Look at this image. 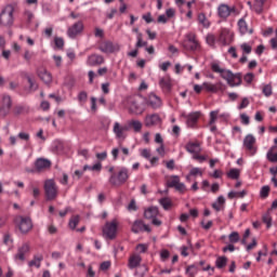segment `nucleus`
I'll use <instances>...</instances> for the list:
<instances>
[{"mask_svg": "<svg viewBox=\"0 0 277 277\" xmlns=\"http://www.w3.org/2000/svg\"><path fill=\"white\" fill-rule=\"evenodd\" d=\"M105 64V58L98 54H91L87 58V66H101Z\"/></svg>", "mask_w": 277, "mask_h": 277, "instance_id": "f3484780", "label": "nucleus"}, {"mask_svg": "<svg viewBox=\"0 0 277 277\" xmlns=\"http://www.w3.org/2000/svg\"><path fill=\"white\" fill-rule=\"evenodd\" d=\"M157 215H159V208H157V207H149L144 212V217L146 220H155V217H157Z\"/></svg>", "mask_w": 277, "mask_h": 277, "instance_id": "bb28decb", "label": "nucleus"}, {"mask_svg": "<svg viewBox=\"0 0 277 277\" xmlns=\"http://www.w3.org/2000/svg\"><path fill=\"white\" fill-rule=\"evenodd\" d=\"M98 49L102 53H117V51H120V45L111 41H105Z\"/></svg>", "mask_w": 277, "mask_h": 277, "instance_id": "4468645a", "label": "nucleus"}, {"mask_svg": "<svg viewBox=\"0 0 277 277\" xmlns=\"http://www.w3.org/2000/svg\"><path fill=\"white\" fill-rule=\"evenodd\" d=\"M38 77L41 79V81H43V83H45L47 85H49L50 83L53 82V76L51 75V72H49V70H47L44 67H41L38 69Z\"/></svg>", "mask_w": 277, "mask_h": 277, "instance_id": "6ab92c4d", "label": "nucleus"}, {"mask_svg": "<svg viewBox=\"0 0 277 277\" xmlns=\"http://www.w3.org/2000/svg\"><path fill=\"white\" fill-rule=\"evenodd\" d=\"M136 250L141 253L144 254V252H146L148 250V246L144 245V243H140L136 246Z\"/></svg>", "mask_w": 277, "mask_h": 277, "instance_id": "69168bd1", "label": "nucleus"}, {"mask_svg": "<svg viewBox=\"0 0 277 277\" xmlns=\"http://www.w3.org/2000/svg\"><path fill=\"white\" fill-rule=\"evenodd\" d=\"M182 47L186 51H198L200 49V43L196 39V34L188 32L185 35V39L182 42Z\"/></svg>", "mask_w": 277, "mask_h": 277, "instance_id": "423d86ee", "label": "nucleus"}, {"mask_svg": "<svg viewBox=\"0 0 277 277\" xmlns=\"http://www.w3.org/2000/svg\"><path fill=\"white\" fill-rule=\"evenodd\" d=\"M127 131H129V126H122L120 122H115L113 132L115 133L117 140H126Z\"/></svg>", "mask_w": 277, "mask_h": 277, "instance_id": "9b49d317", "label": "nucleus"}, {"mask_svg": "<svg viewBox=\"0 0 277 277\" xmlns=\"http://www.w3.org/2000/svg\"><path fill=\"white\" fill-rule=\"evenodd\" d=\"M15 222L21 230V233H29L31 228H34V224L31 223V219L25 216H17Z\"/></svg>", "mask_w": 277, "mask_h": 277, "instance_id": "1a4fd4ad", "label": "nucleus"}, {"mask_svg": "<svg viewBox=\"0 0 277 277\" xmlns=\"http://www.w3.org/2000/svg\"><path fill=\"white\" fill-rule=\"evenodd\" d=\"M141 153V157H143L144 159H150V149H140Z\"/></svg>", "mask_w": 277, "mask_h": 277, "instance_id": "052dcab7", "label": "nucleus"}, {"mask_svg": "<svg viewBox=\"0 0 277 277\" xmlns=\"http://www.w3.org/2000/svg\"><path fill=\"white\" fill-rule=\"evenodd\" d=\"M159 205L162 206L164 211H169V209H172V200L168 197L159 199Z\"/></svg>", "mask_w": 277, "mask_h": 277, "instance_id": "f704fd0d", "label": "nucleus"}, {"mask_svg": "<svg viewBox=\"0 0 277 277\" xmlns=\"http://www.w3.org/2000/svg\"><path fill=\"white\" fill-rule=\"evenodd\" d=\"M269 186L268 185H265V186H262L261 190H260V197L261 198H267L269 196Z\"/></svg>", "mask_w": 277, "mask_h": 277, "instance_id": "de8ad7c7", "label": "nucleus"}, {"mask_svg": "<svg viewBox=\"0 0 277 277\" xmlns=\"http://www.w3.org/2000/svg\"><path fill=\"white\" fill-rule=\"evenodd\" d=\"M188 250H194V246L192 245V241L188 240V247H181L180 248V252L182 256H188L189 255V251Z\"/></svg>", "mask_w": 277, "mask_h": 277, "instance_id": "58836bf2", "label": "nucleus"}, {"mask_svg": "<svg viewBox=\"0 0 277 277\" xmlns=\"http://www.w3.org/2000/svg\"><path fill=\"white\" fill-rule=\"evenodd\" d=\"M49 168H51V160L38 158L35 161V169H26V172L29 174H36V172H44V170H49Z\"/></svg>", "mask_w": 277, "mask_h": 277, "instance_id": "0eeeda50", "label": "nucleus"}, {"mask_svg": "<svg viewBox=\"0 0 277 277\" xmlns=\"http://www.w3.org/2000/svg\"><path fill=\"white\" fill-rule=\"evenodd\" d=\"M141 264H142V255H140L137 253L130 255V258L128 260L129 269H135V268L140 267Z\"/></svg>", "mask_w": 277, "mask_h": 277, "instance_id": "aec40b11", "label": "nucleus"}, {"mask_svg": "<svg viewBox=\"0 0 277 277\" xmlns=\"http://www.w3.org/2000/svg\"><path fill=\"white\" fill-rule=\"evenodd\" d=\"M0 25L3 27H12L14 25V6L5 5L0 13Z\"/></svg>", "mask_w": 277, "mask_h": 277, "instance_id": "20e7f679", "label": "nucleus"}, {"mask_svg": "<svg viewBox=\"0 0 277 277\" xmlns=\"http://www.w3.org/2000/svg\"><path fill=\"white\" fill-rule=\"evenodd\" d=\"M254 144H256V137L252 134H248L243 138V146L246 150H249L251 155H256V148L254 147Z\"/></svg>", "mask_w": 277, "mask_h": 277, "instance_id": "ddd939ff", "label": "nucleus"}, {"mask_svg": "<svg viewBox=\"0 0 277 277\" xmlns=\"http://www.w3.org/2000/svg\"><path fill=\"white\" fill-rule=\"evenodd\" d=\"M31 250V247L29 246L28 242L23 243L18 249L17 253L14 255L15 261H21V263H24L26 260L25 255L29 254Z\"/></svg>", "mask_w": 277, "mask_h": 277, "instance_id": "f8f14e48", "label": "nucleus"}, {"mask_svg": "<svg viewBox=\"0 0 277 277\" xmlns=\"http://www.w3.org/2000/svg\"><path fill=\"white\" fill-rule=\"evenodd\" d=\"M240 49L242 50L243 53H246L247 55H250V53H252V45L248 44V43H242L240 44Z\"/></svg>", "mask_w": 277, "mask_h": 277, "instance_id": "864d4df0", "label": "nucleus"}, {"mask_svg": "<svg viewBox=\"0 0 277 277\" xmlns=\"http://www.w3.org/2000/svg\"><path fill=\"white\" fill-rule=\"evenodd\" d=\"M243 80L246 81V83H251L252 81H254V74L252 72L246 74L243 77Z\"/></svg>", "mask_w": 277, "mask_h": 277, "instance_id": "0e129e2a", "label": "nucleus"}, {"mask_svg": "<svg viewBox=\"0 0 277 277\" xmlns=\"http://www.w3.org/2000/svg\"><path fill=\"white\" fill-rule=\"evenodd\" d=\"M211 70H212V72H216L217 75H220V77L222 79L227 81V84L230 88L241 85V76H239L237 74H233V71L230 69H226V68L222 67L220 65V63L213 62L211 64Z\"/></svg>", "mask_w": 277, "mask_h": 277, "instance_id": "f257e3e1", "label": "nucleus"}, {"mask_svg": "<svg viewBox=\"0 0 277 277\" xmlns=\"http://www.w3.org/2000/svg\"><path fill=\"white\" fill-rule=\"evenodd\" d=\"M159 85L163 92H170V90H172V81L170 80V77L166 76L160 78Z\"/></svg>", "mask_w": 277, "mask_h": 277, "instance_id": "393cba45", "label": "nucleus"}, {"mask_svg": "<svg viewBox=\"0 0 277 277\" xmlns=\"http://www.w3.org/2000/svg\"><path fill=\"white\" fill-rule=\"evenodd\" d=\"M42 261H44L42 253L35 254L34 259L28 262V267H37V269H40Z\"/></svg>", "mask_w": 277, "mask_h": 277, "instance_id": "a878e982", "label": "nucleus"}, {"mask_svg": "<svg viewBox=\"0 0 277 277\" xmlns=\"http://www.w3.org/2000/svg\"><path fill=\"white\" fill-rule=\"evenodd\" d=\"M79 222H80L79 215L71 217L69 220V228H71V230H75V228H77V226H79Z\"/></svg>", "mask_w": 277, "mask_h": 277, "instance_id": "a18cd8bd", "label": "nucleus"}, {"mask_svg": "<svg viewBox=\"0 0 277 277\" xmlns=\"http://www.w3.org/2000/svg\"><path fill=\"white\" fill-rule=\"evenodd\" d=\"M226 263H228L227 256H219L215 261V267H217V269H224V267H226Z\"/></svg>", "mask_w": 277, "mask_h": 277, "instance_id": "2f4dec72", "label": "nucleus"}, {"mask_svg": "<svg viewBox=\"0 0 277 277\" xmlns=\"http://www.w3.org/2000/svg\"><path fill=\"white\" fill-rule=\"evenodd\" d=\"M219 40L224 47H228V44L233 43L234 37L233 34H230L228 30H223Z\"/></svg>", "mask_w": 277, "mask_h": 277, "instance_id": "412c9836", "label": "nucleus"}, {"mask_svg": "<svg viewBox=\"0 0 277 277\" xmlns=\"http://www.w3.org/2000/svg\"><path fill=\"white\" fill-rule=\"evenodd\" d=\"M118 226H120V222H118L117 219L106 222L103 227L104 237H106V239H114L116 235H118Z\"/></svg>", "mask_w": 277, "mask_h": 277, "instance_id": "39448f33", "label": "nucleus"}, {"mask_svg": "<svg viewBox=\"0 0 277 277\" xmlns=\"http://www.w3.org/2000/svg\"><path fill=\"white\" fill-rule=\"evenodd\" d=\"M240 120L242 124H246V126L250 124V117L246 114L240 115Z\"/></svg>", "mask_w": 277, "mask_h": 277, "instance_id": "774afa93", "label": "nucleus"}, {"mask_svg": "<svg viewBox=\"0 0 277 277\" xmlns=\"http://www.w3.org/2000/svg\"><path fill=\"white\" fill-rule=\"evenodd\" d=\"M136 40H137L135 44L136 49H142V47H148V42L144 41V36L142 35V32H138L136 35Z\"/></svg>", "mask_w": 277, "mask_h": 277, "instance_id": "c9c22d12", "label": "nucleus"}, {"mask_svg": "<svg viewBox=\"0 0 277 277\" xmlns=\"http://www.w3.org/2000/svg\"><path fill=\"white\" fill-rule=\"evenodd\" d=\"M174 189L176 190V192H180V194H185V192H187V186H185V184L184 183H179V184H176L175 186H174Z\"/></svg>", "mask_w": 277, "mask_h": 277, "instance_id": "603ef678", "label": "nucleus"}, {"mask_svg": "<svg viewBox=\"0 0 277 277\" xmlns=\"http://www.w3.org/2000/svg\"><path fill=\"white\" fill-rule=\"evenodd\" d=\"M262 220L266 224V228H272V215L269 213L264 214Z\"/></svg>", "mask_w": 277, "mask_h": 277, "instance_id": "09e8293b", "label": "nucleus"}, {"mask_svg": "<svg viewBox=\"0 0 277 277\" xmlns=\"http://www.w3.org/2000/svg\"><path fill=\"white\" fill-rule=\"evenodd\" d=\"M264 96H272L273 91L271 84H265L262 89Z\"/></svg>", "mask_w": 277, "mask_h": 277, "instance_id": "5fc2aeb1", "label": "nucleus"}, {"mask_svg": "<svg viewBox=\"0 0 277 277\" xmlns=\"http://www.w3.org/2000/svg\"><path fill=\"white\" fill-rule=\"evenodd\" d=\"M217 116H220V110L210 111L209 126L211 127L210 131L212 133H215V131H217V127L215 126V122H217Z\"/></svg>", "mask_w": 277, "mask_h": 277, "instance_id": "b1692460", "label": "nucleus"}, {"mask_svg": "<svg viewBox=\"0 0 277 277\" xmlns=\"http://www.w3.org/2000/svg\"><path fill=\"white\" fill-rule=\"evenodd\" d=\"M238 29L241 36H246V34H252V29L248 28V23H246V19L243 18L238 21Z\"/></svg>", "mask_w": 277, "mask_h": 277, "instance_id": "cd10ccee", "label": "nucleus"}, {"mask_svg": "<svg viewBox=\"0 0 277 277\" xmlns=\"http://www.w3.org/2000/svg\"><path fill=\"white\" fill-rule=\"evenodd\" d=\"M250 105V100L248 97L242 98L241 103L238 106V109H246Z\"/></svg>", "mask_w": 277, "mask_h": 277, "instance_id": "680f3d73", "label": "nucleus"}, {"mask_svg": "<svg viewBox=\"0 0 277 277\" xmlns=\"http://www.w3.org/2000/svg\"><path fill=\"white\" fill-rule=\"evenodd\" d=\"M200 118V113H190L186 116V124L189 129H194L196 124H198V120Z\"/></svg>", "mask_w": 277, "mask_h": 277, "instance_id": "4be33fe9", "label": "nucleus"}, {"mask_svg": "<svg viewBox=\"0 0 277 277\" xmlns=\"http://www.w3.org/2000/svg\"><path fill=\"white\" fill-rule=\"evenodd\" d=\"M233 12H235V8H230L228 4H221L217 8V14L220 18H228Z\"/></svg>", "mask_w": 277, "mask_h": 277, "instance_id": "a211bd4d", "label": "nucleus"}, {"mask_svg": "<svg viewBox=\"0 0 277 277\" xmlns=\"http://www.w3.org/2000/svg\"><path fill=\"white\" fill-rule=\"evenodd\" d=\"M3 241H4L5 246H12L14 240L12 239V235L4 234Z\"/></svg>", "mask_w": 277, "mask_h": 277, "instance_id": "bf43d9fd", "label": "nucleus"}, {"mask_svg": "<svg viewBox=\"0 0 277 277\" xmlns=\"http://www.w3.org/2000/svg\"><path fill=\"white\" fill-rule=\"evenodd\" d=\"M114 170V167L108 168V172L110 174L108 183H110V185L114 187H120V185H124V183L129 181V169H127V167H122L117 173Z\"/></svg>", "mask_w": 277, "mask_h": 277, "instance_id": "f03ea898", "label": "nucleus"}, {"mask_svg": "<svg viewBox=\"0 0 277 277\" xmlns=\"http://www.w3.org/2000/svg\"><path fill=\"white\" fill-rule=\"evenodd\" d=\"M78 101L80 103H85V101H88V92L82 91L78 94Z\"/></svg>", "mask_w": 277, "mask_h": 277, "instance_id": "4d7b16f0", "label": "nucleus"}, {"mask_svg": "<svg viewBox=\"0 0 277 277\" xmlns=\"http://www.w3.org/2000/svg\"><path fill=\"white\" fill-rule=\"evenodd\" d=\"M227 179H232V181H238V179L241 176V170L239 169H230L226 173Z\"/></svg>", "mask_w": 277, "mask_h": 277, "instance_id": "c756f323", "label": "nucleus"}, {"mask_svg": "<svg viewBox=\"0 0 277 277\" xmlns=\"http://www.w3.org/2000/svg\"><path fill=\"white\" fill-rule=\"evenodd\" d=\"M129 127H132L135 133H140L142 131V121L140 120H132L129 122Z\"/></svg>", "mask_w": 277, "mask_h": 277, "instance_id": "ea45409f", "label": "nucleus"}, {"mask_svg": "<svg viewBox=\"0 0 277 277\" xmlns=\"http://www.w3.org/2000/svg\"><path fill=\"white\" fill-rule=\"evenodd\" d=\"M198 22L200 25H202V27H206V29H208V27H211V22H209V19L207 18V15H205V13H199Z\"/></svg>", "mask_w": 277, "mask_h": 277, "instance_id": "473e14b6", "label": "nucleus"}, {"mask_svg": "<svg viewBox=\"0 0 277 277\" xmlns=\"http://www.w3.org/2000/svg\"><path fill=\"white\" fill-rule=\"evenodd\" d=\"M128 211H137V205L135 203V199H132L128 205Z\"/></svg>", "mask_w": 277, "mask_h": 277, "instance_id": "338daca9", "label": "nucleus"}, {"mask_svg": "<svg viewBox=\"0 0 277 277\" xmlns=\"http://www.w3.org/2000/svg\"><path fill=\"white\" fill-rule=\"evenodd\" d=\"M83 22L79 21L76 22L74 25H71L68 29H67V36L68 38H71V40H75V38H77V36H81V34H83Z\"/></svg>", "mask_w": 277, "mask_h": 277, "instance_id": "9d476101", "label": "nucleus"}, {"mask_svg": "<svg viewBox=\"0 0 277 277\" xmlns=\"http://www.w3.org/2000/svg\"><path fill=\"white\" fill-rule=\"evenodd\" d=\"M109 267H111V262L109 261H105L100 265V269H102V272H107Z\"/></svg>", "mask_w": 277, "mask_h": 277, "instance_id": "e2e57ef3", "label": "nucleus"}, {"mask_svg": "<svg viewBox=\"0 0 277 277\" xmlns=\"http://www.w3.org/2000/svg\"><path fill=\"white\" fill-rule=\"evenodd\" d=\"M161 122V117L158 114L147 115L145 117V127H155Z\"/></svg>", "mask_w": 277, "mask_h": 277, "instance_id": "5701e85b", "label": "nucleus"}, {"mask_svg": "<svg viewBox=\"0 0 277 277\" xmlns=\"http://www.w3.org/2000/svg\"><path fill=\"white\" fill-rule=\"evenodd\" d=\"M54 43H55V47H57V49H64V39L63 38L56 37L54 39Z\"/></svg>", "mask_w": 277, "mask_h": 277, "instance_id": "13d9d810", "label": "nucleus"}, {"mask_svg": "<svg viewBox=\"0 0 277 277\" xmlns=\"http://www.w3.org/2000/svg\"><path fill=\"white\" fill-rule=\"evenodd\" d=\"M265 1L267 0H255L253 10L256 12V14H261V12H263V5H265Z\"/></svg>", "mask_w": 277, "mask_h": 277, "instance_id": "e433bc0d", "label": "nucleus"}, {"mask_svg": "<svg viewBox=\"0 0 277 277\" xmlns=\"http://www.w3.org/2000/svg\"><path fill=\"white\" fill-rule=\"evenodd\" d=\"M193 159H195V161H198L199 163H205V161H207L208 157L200 155V153H197V154L193 155Z\"/></svg>", "mask_w": 277, "mask_h": 277, "instance_id": "3c124183", "label": "nucleus"}, {"mask_svg": "<svg viewBox=\"0 0 277 277\" xmlns=\"http://www.w3.org/2000/svg\"><path fill=\"white\" fill-rule=\"evenodd\" d=\"M189 176H202V169L198 167L190 169Z\"/></svg>", "mask_w": 277, "mask_h": 277, "instance_id": "8fccbe9b", "label": "nucleus"}, {"mask_svg": "<svg viewBox=\"0 0 277 277\" xmlns=\"http://www.w3.org/2000/svg\"><path fill=\"white\" fill-rule=\"evenodd\" d=\"M132 233H134L135 235H137L138 233H150V227L148 225H146L144 223V221L142 220H136L134 221V223L132 224V228H131Z\"/></svg>", "mask_w": 277, "mask_h": 277, "instance_id": "2eb2a0df", "label": "nucleus"}, {"mask_svg": "<svg viewBox=\"0 0 277 277\" xmlns=\"http://www.w3.org/2000/svg\"><path fill=\"white\" fill-rule=\"evenodd\" d=\"M147 105L151 107V109H159L162 105L161 97L157 96L155 93H150L147 98Z\"/></svg>", "mask_w": 277, "mask_h": 277, "instance_id": "dca6fc26", "label": "nucleus"}, {"mask_svg": "<svg viewBox=\"0 0 277 277\" xmlns=\"http://www.w3.org/2000/svg\"><path fill=\"white\" fill-rule=\"evenodd\" d=\"M24 21L27 25H31V23H34V14L31 13V11L24 12Z\"/></svg>", "mask_w": 277, "mask_h": 277, "instance_id": "49530a36", "label": "nucleus"}, {"mask_svg": "<svg viewBox=\"0 0 277 277\" xmlns=\"http://www.w3.org/2000/svg\"><path fill=\"white\" fill-rule=\"evenodd\" d=\"M240 236L237 232H232L228 235L229 243H239Z\"/></svg>", "mask_w": 277, "mask_h": 277, "instance_id": "c03bdc74", "label": "nucleus"}, {"mask_svg": "<svg viewBox=\"0 0 277 277\" xmlns=\"http://www.w3.org/2000/svg\"><path fill=\"white\" fill-rule=\"evenodd\" d=\"M202 88L207 92H214V93L217 92V90H219L217 84H213L211 82H203Z\"/></svg>", "mask_w": 277, "mask_h": 277, "instance_id": "4c0bfd02", "label": "nucleus"}, {"mask_svg": "<svg viewBox=\"0 0 277 277\" xmlns=\"http://www.w3.org/2000/svg\"><path fill=\"white\" fill-rule=\"evenodd\" d=\"M25 77L29 83V90L36 92V90H38V83L36 82V80L31 79V76L29 75H26Z\"/></svg>", "mask_w": 277, "mask_h": 277, "instance_id": "a19ab883", "label": "nucleus"}, {"mask_svg": "<svg viewBox=\"0 0 277 277\" xmlns=\"http://www.w3.org/2000/svg\"><path fill=\"white\" fill-rule=\"evenodd\" d=\"M123 105L128 109L129 114H133L134 116H142V113L146 110L142 103V97L140 96L127 97Z\"/></svg>", "mask_w": 277, "mask_h": 277, "instance_id": "7ed1b4c3", "label": "nucleus"}, {"mask_svg": "<svg viewBox=\"0 0 277 277\" xmlns=\"http://www.w3.org/2000/svg\"><path fill=\"white\" fill-rule=\"evenodd\" d=\"M181 183V177L179 175H171L170 179L167 181V187H173Z\"/></svg>", "mask_w": 277, "mask_h": 277, "instance_id": "72a5a7b5", "label": "nucleus"}, {"mask_svg": "<svg viewBox=\"0 0 277 277\" xmlns=\"http://www.w3.org/2000/svg\"><path fill=\"white\" fill-rule=\"evenodd\" d=\"M147 272H148V266H146V264H143L135 268L134 276L135 277H144V276H146Z\"/></svg>", "mask_w": 277, "mask_h": 277, "instance_id": "7c9ffc66", "label": "nucleus"}, {"mask_svg": "<svg viewBox=\"0 0 277 277\" xmlns=\"http://www.w3.org/2000/svg\"><path fill=\"white\" fill-rule=\"evenodd\" d=\"M2 107H10L12 108V97L8 94L2 95Z\"/></svg>", "mask_w": 277, "mask_h": 277, "instance_id": "79ce46f5", "label": "nucleus"}, {"mask_svg": "<svg viewBox=\"0 0 277 277\" xmlns=\"http://www.w3.org/2000/svg\"><path fill=\"white\" fill-rule=\"evenodd\" d=\"M12 108H10L9 106H1L0 107V116L2 117V118H5V116H8V114H10V110H11Z\"/></svg>", "mask_w": 277, "mask_h": 277, "instance_id": "6e6d98bb", "label": "nucleus"}, {"mask_svg": "<svg viewBox=\"0 0 277 277\" xmlns=\"http://www.w3.org/2000/svg\"><path fill=\"white\" fill-rule=\"evenodd\" d=\"M186 274H188L189 277H196V274H198V266H196L195 264L189 265L186 268Z\"/></svg>", "mask_w": 277, "mask_h": 277, "instance_id": "37998d69", "label": "nucleus"}, {"mask_svg": "<svg viewBox=\"0 0 277 277\" xmlns=\"http://www.w3.org/2000/svg\"><path fill=\"white\" fill-rule=\"evenodd\" d=\"M187 153H190V155H197V153H200V143H188L186 145Z\"/></svg>", "mask_w": 277, "mask_h": 277, "instance_id": "c85d7f7f", "label": "nucleus"}, {"mask_svg": "<svg viewBox=\"0 0 277 277\" xmlns=\"http://www.w3.org/2000/svg\"><path fill=\"white\" fill-rule=\"evenodd\" d=\"M44 192L47 200H55L57 198V185H55V181L48 180L44 183Z\"/></svg>", "mask_w": 277, "mask_h": 277, "instance_id": "6e6552de", "label": "nucleus"}]
</instances>
